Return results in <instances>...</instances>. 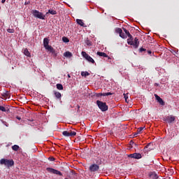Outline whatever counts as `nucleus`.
Here are the masks:
<instances>
[{
	"label": "nucleus",
	"instance_id": "f257e3e1",
	"mask_svg": "<svg viewBox=\"0 0 179 179\" xmlns=\"http://www.w3.org/2000/svg\"><path fill=\"white\" fill-rule=\"evenodd\" d=\"M123 30L125 33V35L129 37L127 39V43L129 45H132L133 48L135 49L138 48V47H139V39L138 38H135L134 39V37H132V35H131L129 31L127 30V29L124 28Z\"/></svg>",
	"mask_w": 179,
	"mask_h": 179
},
{
	"label": "nucleus",
	"instance_id": "f03ea898",
	"mask_svg": "<svg viewBox=\"0 0 179 179\" xmlns=\"http://www.w3.org/2000/svg\"><path fill=\"white\" fill-rule=\"evenodd\" d=\"M31 13L34 17H37L38 19H41L42 20H45V15L43 13L37 10H32Z\"/></svg>",
	"mask_w": 179,
	"mask_h": 179
},
{
	"label": "nucleus",
	"instance_id": "7ed1b4c3",
	"mask_svg": "<svg viewBox=\"0 0 179 179\" xmlns=\"http://www.w3.org/2000/svg\"><path fill=\"white\" fill-rule=\"evenodd\" d=\"M0 164H4L6 167H12V166L15 164V162H13V159H1L0 160Z\"/></svg>",
	"mask_w": 179,
	"mask_h": 179
},
{
	"label": "nucleus",
	"instance_id": "20e7f679",
	"mask_svg": "<svg viewBox=\"0 0 179 179\" xmlns=\"http://www.w3.org/2000/svg\"><path fill=\"white\" fill-rule=\"evenodd\" d=\"M96 105L98 106L99 108L101 109L102 111H107L108 110V106L106 102H103L101 101H96Z\"/></svg>",
	"mask_w": 179,
	"mask_h": 179
},
{
	"label": "nucleus",
	"instance_id": "39448f33",
	"mask_svg": "<svg viewBox=\"0 0 179 179\" xmlns=\"http://www.w3.org/2000/svg\"><path fill=\"white\" fill-rule=\"evenodd\" d=\"M82 56L83 57V58H85V59H86V61H87L88 62H90L91 64H94V59H93V58H92V57H90V55H89L87 53H86V52L83 51L81 52Z\"/></svg>",
	"mask_w": 179,
	"mask_h": 179
},
{
	"label": "nucleus",
	"instance_id": "423d86ee",
	"mask_svg": "<svg viewBox=\"0 0 179 179\" xmlns=\"http://www.w3.org/2000/svg\"><path fill=\"white\" fill-rule=\"evenodd\" d=\"M46 171L48 173H50V174H56V176H62V173L61 171L54 169L52 168H46Z\"/></svg>",
	"mask_w": 179,
	"mask_h": 179
},
{
	"label": "nucleus",
	"instance_id": "0eeeda50",
	"mask_svg": "<svg viewBox=\"0 0 179 179\" xmlns=\"http://www.w3.org/2000/svg\"><path fill=\"white\" fill-rule=\"evenodd\" d=\"M62 135H64V136H76V132L72 131V130L64 131L62 132Z\"/></svg>",
	"mask_w": 179,
	"mask_h": 179
},
{
	"label": "nucleus",
	"instance_id": "6e6552de",
	"mask_svg": "<svg viewBox=\"0 0 179 179\" xmlns=\"http://www.w3.org/2000/svg\"><path fill=\"white\" fill-rule=\"evenodd\" d=\"M48 44H50V40L48 39V38H45L43 39V45L45 50H50V48H52V46L49 45Z\"/></svg>",
	"mask_w": 179,
	"mask_h": 179
},
{
	"label": "nucleus",
	"instance_id": "1a4fd4ad",
	"mask_svg": "<svg viewBox=\"0 0 179 179\" xmlns=\"http://www.w3.org/2000/svg\"><path fill=\"white\" fill-rule=\"evenodd\" d=\"M164 121H166L169 124H171V122H174V121H176V117L173 115L167 116L164 117Z\"/></svg>",
	"mask_w": 179,
	"mask_h": 179
},
{
	"label": "nucleus",
	"instance_id": "9d476101",
	"mask_svg": "<svg viewBox=\"0 0 179 179\" xmlns=\"http://www.w3.org/2000/svg\"><path fill=\"white\" fill-rule=\"evenodd\" d=\"M128 157H130V159H142V155L140 153H133L128 155Z\"/></svg>",
	"mask_w": 179,
	"mask_h": 179
},
{
	"label": "nucleus",
	"instance_id": "9b49d317",
	"mask_svg": "<svg viewBox=\"0 0 179 179\" xmlns=\"http://www.w3.org/2000/svg\"><path fill=\"white\" fill-rule=\"evenodd\" d=\"M99 169H100V167L99 166V165L94 164H92L89 170L91 172H94V171H99Z\"/></svg>",
	"mask_w": 179,
	"mask_h": 179
},
{
	"label": "nucleus",
	"instance_id": "f8f14e48",
	"mask_svg": "<svg viewBox=\"0 0 179 179\" xmlns=\"http://www.w3.org/2000/svg\"><path fill=\"white\" fill-rule=\"evenodd\" d=\"M155 97L157 102L161 105V106H164L165 103L164 101L160 96H159L157 94H155Z\"/></svg>",
	"mask_w": 179,
	"mask_h": 179
},
{
	"label": "nucleus",
	"instance_id": "ddd939ff",
	"mask_svg": "<svg viewBox=\"0 0 179 179\" xmlns=\"http://www.w3.org/2000/svg\"><path fill=\"white\" fill-rule=\"evenodd\" d=\"M1 96H2V99H3V100H7V99H9L10 97V95L8 91L1 94Z\"/></svg>",
	"mask_w": 179,
	"mask_h": 179
},
{
	"label": "nucleus",
	"instance_id": "4468645a",
	"mask_svg": "<svg viewBox=\"0 0 179 179\" xmlns=\"http://www.w3.org/2000/svg\"><path fill=\"white\" fill-rule=\"evenodd\" d=\"M48 51H50L51 52V54H52V55H54L55 57H57V55H58V53L57 52V51H55V49H54V48H52V47L49 48Z\"/></svg>",
	"mask_w": 179,
	"mask_h": 179
},
{
	"label": "nucleus",
	"instance_id": "2eb2a0df",
	"mask_svg": "<svg viewBox=\"0 0 179 179\" xmlns=\"http://www.w3.org/2000/svg\"><path fill=\"white\" fill-rule=\"evenodd\" d=\"M96 55H99V57H103V58H108V55L103 52H97Z\"/></svg>",
	"mask_w": 179,
	"mask_h": 179
},
{
	"label": "nucleus",
	"instance_id": "dca6fc26",
	"mask_svg": "<svg viewBox=\"0 0 179 179\" xmlns=\"http://www.w3.org/2000/svg\"><path fill=\"white\" fill-rule=\"evenodd\" d=\"M54 94L56 99H59V100H61V97H62V95L59 92L54 91Z\"/></svg>",
	"mask_w": 179,
	"mask_h": 179
},
{
	"label": "nucleus",
	"instance_id": "f3484780",
	"mask_svg": "<svg viewBox=\"0 0 179 179\" xmlns=\"http://www.w3.org/2000/svg\"><path fill=\"white\" fill-rule=\"evenodd\" d=\"M76 22L78 24H79L80 26H82V27H86V26H85V23L83 22V20L77 19Z\"/></svg>",
	"mask_w": 179,
	"mask_h": 179
},
{
	"label": "nucleus",
	"instance_id": "a211bd4d",
	"mask_svg": "<svg viewBox=\"0 0 179 179\" xmlns=\"http://www.w3.org/2000/svg\"><path fill=\"white\" fill-rule=\"evenodd\" d=\"M64 55L66 57V58H71L72 57V52L67 51L64 53Z\"/></svg>",
	"mask_w": 179,
	"mask_h": 179
},
{
	"label": "nucleus",
	"instance_id": "6ab92c4d",
	"mask_svg": "<svg viewBox=\"0 0 179 179\" xmlns=\"http://www.w3.org/2000/svg\"><path fill=\"white\" fill-rule=\"evenodd\" d=\"M150 177H152V179H157L159 178V175L155 172H152L150 175Z\"/></svg>",
	"mask_w": 179,
	"mask_h": 179
},
{
	"label": "nucleus",
	"instance_id": "aec40b11",
	"mask_svg": "<svg viewBox=\"0 0 179 179\" xmlns=\"http://www.w3.org/2000/svg\"><path fill=\"white\" fill-rule=\"evenodd\" d=\"M24 55H26L27 57H31V56L30 52H29V50H27V48H25V49L24 50Z\"/></svg>",
	"mask_w": 179,
	"mask_h": 179
},
{
	"label": "nucleus",
	"instance_id": "412c9836",
	"mask_svg": "<svg viewBox=\"0 0 179 179\" xmlns=\"http://www.w3.org/2000/svg\"><path fill=\"white\" fill-rule=\"evenodd\" d=\"M12 149L14 150V152H17V150L20 149V147H19L17 145H14L12 146Z\"/></svg>",
	"mask_w": 179,
	"mask_h": 179
},
{
	"label": "nucleus",
	"instance_id": "4be33fe9",
	"mask_svg": "<svg viewBox=\"0 0 179 179\" xmlns=\"http://www.w3.org/2000/svg\"><path fill=\"white\" fill-rule=\"evenodd\" d=\"M90 73L87 71H82L81 72V76H83L84 78H86V76H89Z\"/></svg>",
	"mask_w": 179,
	"mask_h": 179
},
{
	"label": "nucleus",
	"instance_id": "5701e85b",
	"mask_svg": "<svg viewBox=\"0 0 179 179\" xmlns=\"http://www.w3.org/2000/svg\"><path fill=\"white\" fill-rule=\"evenodd\" d=\"M56 87L58 90H64V86L62 84H57Z\"/></svg>",
	"mask_w": 179,
	"mask_h": 179
},
{
	"label": "nucleus",
	"instance_id": "b1692460",
	"mask_svg": "<svg viewBox=\"0 0 179 179\" xmlns=\"http://www.w3.org/2000/svg\"><path fill=\"white\" fill-rule=\"evenodd\" d=\"M120 37H121L122 38H127V36H126L125 33L122 32V31L120 34Z\"/></svg>",
	"mask_w": 179,
	"mask_h": 179
},
{
	"label": "nucleus",
	"instance_id": "393cba45",
	"mask_svg": "<svg viewBox=\"0 0 179 179\" xmlns=\"http://www.w3.org/2000/svg\"><path fill=\"white\" fill-rule=\"evenodd\" d=\"M48 13H50V15H57V11L55 10H49Z\"/></svg>",
	"mask_w": 179,
	"mask_h": 179
},
{
	"label": "nucleus",
	"instance_id": "a878e982",
	"mask_svg": "<svg viewBox=\"0 0 179 179\" xmlns=\"http://www.w3.org/2000/svg\"><path fill=\"white\" fill-rule=\"evenodd\" d=\"M62 41H64V43H69V39L65 36H64L62 38Z\"/></svg>",
	"mask_w": 179,
	"mask_h": 179
},
{
	"label": "nucleus",
	"instance_id": "bb28decb",
	"mask_svg": "<svg viewBox=\"0 0 179 179\" xmlns=\"http://www.w3.org/2000/svg\"><path fill=\"white\" fill-rule=\"evenodd\" d=\"M122 31V29L121 28H117L115 29V32L117 33L118 34H120V33Z\"/></svg>",
	"mask_w": 179,
	"mask_h": 179
},
{
	"label": "nucleus",
	"instance_id": "cd10ccee",
	"mask_svg": "<svg viewBox=\"0 0 179 179\" xmlns=\"http://www.w3.org/2000/svg\"><path fill=\"white\" fill-rule=\"evenodd\" d=\"M143 131V127H140L137 129V134H142Z\"/></svg>",
	"mask_w": 179,
	"mask_h": 179
},
{
	"label": "nucleus",
	"instance_id": "c85d7f7f",
	"mask_svg": "<svg viewBox=\"0 0 179 179\" xmlns=\"http://www.w3.org/2000/svg\"><path fill=\"white\" fill-rule=\"evenodd\" d=\"M103 96H113V93L111 92H106V93H103Z\"/></svg>",
	"mask_w": 179,
	"mask_h": 179
},
{
	"label": "nucleus",
	"instance_id": "c756f323",
	"mask_svg": "<svg viewBox=\"0 0 179 179\" xmlns=\"http://www.w3.org/2000/svg\"><path fill=\"white\" fill-rule=\"evenodd\" d=\"M0 111L5 112V111H6V108H5L4 106H2L0 105Z\"/></svg>",
	"mask_w": 179,
	"mask_h": 179
},
{
	"label": "nucleus",
	"instance_id": "7c9ffc66",
	"mask_svg": "<svg viewBox=\"0 0 179 179\" xmlns=\"http://www.w3.org/2000/svg\"><path fill=\"white\" fill-rule=\"evenodd\" d=\"M124 99H125L126 102L128 103V95L124 94Z\"/></svg>",
	"mask_w": 179,
	"mask_h": 179
},
{
	"label": "nucleus",
	"instance_id": "2f4dec72",
	"mask_svg": "<svg viewBox=\"0 0 179 179\" xmlns=\"http://www.w3.org/2000/svg\"><path fill=\"white\" fill-rule=\"evenodd\" d=\"M48 159L50 160V162H54L55 160V158H54V157H50Z\"/></svg>",
	"mask_w": 179,
	"mask_h": 179
},
{
	"label": "nucleus",
	"instance_id": "473e14b6",
	"mask_svg": "<svg viewBox=\"0 0 179 179\" xmlns=\"http://www.w3.org/2000/svg\"><path fill=\"white\" fill-rule=\"evenodd\" d=\"M7 31H8V33H14L15 30L11 29H7Z\"/></svg>",
	"mask_w": 179,
	"mask_h": 179
},
{
	"label": "nucleus",
	"instance_id": "72a5a7b5",
	"mask_svg": "<svg viewBox=\"0 0 179 179\" xmlns=\"http://www.w3.org/2000/svg\"><path fill=\"white\" fill-rule=\"evenodd\" d=\"M143 51H146V49L143 48H141L139 49V52H143Z\"/></svg>",
	"mask_w": 179,
	"mask_h": 179
},
{
	"label": "nucleus",
	"instance_id": "f704fd0d",
	"mask_svg": "<svg viewBox=\"0 0 179 179\" xmlns=\"http://www.w3.org/2000/svg\"><path fill=\"white\" fill-rule=\"evenodd\" d=\"M96 97H101L103 96V93H98L96 94Z\"/></svg>",
	"mask_w": 179,
	"mask_h": 179
},
{
	"label": "nucleus",
	"instance_id": "c9c22d12",
	"mask_svg": "<svg viewBox=\"0 0 179 179\" xmlns=\"http://www.w3.org/2000/svg\"><path fill=\"white\" fill-rule=\"evenodd\" d=\"M17 120H18L19 121H20L22 120V117H19V116H17L16 117Z\"/></svg>",
	"mask_w": 179,
	"mask_h": 179
},
{
	"label": "nucleus",
	"instance_id": "e433bc0d",
	"mask_svg": "<svg viewBox=\"0 0 179 179\" xmlns=\"http://www.w3.org/2000/svg\"><path fill=\"white\" fill-rule=\"evenodd\" d=\"M5 2H6V0H1L2 3H5Z\"/></svg>",
	"mask_w": 179,
	"mask_h": 179
},
{
	"label": "nucleus",
	"instance_id": "4c0bfd02",
	"mask_svg": "<svg viewBox=\"0 0 179 179\" xmlns=\"http://www.w3.org/2000/svg\"><path fill=\"white\" fill-rule=\"evenodd\" d=\"M87 45H92V43H90V42H88V43H87Z\"/></svg>",
	"mask_w": 179,
	"mask_h": 179
},
{
	"label": "nucleus",
	"instance_id": "58836bf2",
	"mask_svg": "<svg viewBox=\"0 0 179 179\" xmlns=\"http://www.w3.org/2000/svg\"><path fill=\"white\" fill-rule=\"evenodd\" d=\"M148 52L149 55L152 54V52L150 50H148Z\"/></svg>",
	"mask_w": 179,
	"mask_h": 179
},
{
	"label": "nucleus",
	"instance_id": "ea45409f",
	"mask_svg": "<svg viewBox=\"0 0 179 179\" xmlns=\"http://www.w3.org/2000/svg\"><path fill=\"white\" fill-rule=\"evenodd\" d=\"M155 86H159V83H155Z\"/></svg>",
	"mask_w": 179,
	"mask_h": 179
},
{
	"label": "nucleus",
	"instance_id": "a19ab883",
	"mask_svg": "<svg viewBox=\"0 0 179 179\" xmlns=\"http://www.w3.org/2000/svg\"><path fill=\"white\" fill-rule=\"evenodd\" d=\"M138 131L134 134V136H136V135H138Z\"/></svg>",
	"mask_w": 179,
	"mask_h": 179
},
{
	"label": "nucleus",
	"instance_id": "79ce46f5",
	"mask_svg": "<svg viewBox=\"0 0 179 179\" xmlns=\"http://www.w3.org/2000/svg\"><path fill=\"white\" fill-rule=\"evenodd\" d=\"M130 143H131V145H134V141H131Z\"/></svg>",
	"mask_w": 179,
	"mask_h": 179
},
{
	"label": "nucleus",
	"instance_id": "37998d69",
	"mask_svg": "<svg viewBox=\"0 0 179 179\" xmlns=\"http://www.w3.org/2000/svg\"><path fill=\"white\" fill-rule=\"evenodd\" d=\"M68 78H71V75H69V74H68Z\"/></svg>",
	"mask_w": 179,
	"mask_h": 179
},
{
	"label": "nucleus",
	"instance_id": "c03bdc74",
	"mask_svg": "<svg viewBox=\"0 0 179 179\" xmlns=\"http://www.w3.org/2000/svg\"><path fill=\"white\" fill-rule=\"evenodd\" d=\"M149 147V145H147L146 146H145V148H148Z\"/></svg>",
	"mask_w": 179,
	"mask_h": 179
}]
</instances>
